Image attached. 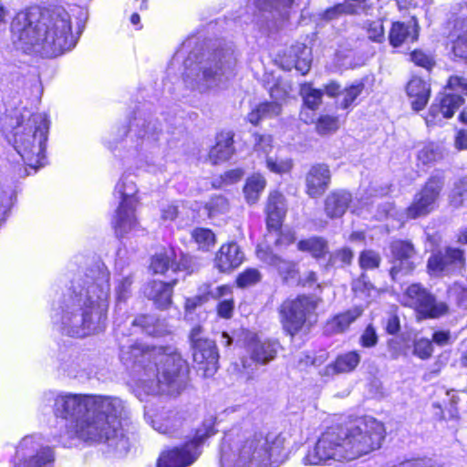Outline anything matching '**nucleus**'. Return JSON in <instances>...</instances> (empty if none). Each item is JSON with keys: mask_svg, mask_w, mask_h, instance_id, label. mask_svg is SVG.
I'll return each mask as SVG.
<instances>
[{"mask_svg": "<svg viewBox=\"0 0 467 467\" xmlns=\"http://www.w3.org/2000/svg\"><path fill=\"white\" fill-rule=\"evenodd\" d=\"M53 411L57 418L70 420L64 433L68 440L105 443L124 437L126 411L118 398L60 393L54 400Z\"/></svg>", "mask_w": 467, "mask_h": 467, "instance_id": "f257e3e1", "label": "nucleus"}, {"mask_svg": "<svg viewBox=\"0 0 467 467\" xmlns=\"http://www.w3.org/2000/svg\"><path fill=\"white\" fill-rule=\"evenodd\" d=\"M385 437L384 424L375 418L343 416L324 430L305 461L311 465L353 461L379 449Z\"/></svg>", "mask_w": 467, "mask_h": 467, "instance_id": "f03ea898", "label": "nucleus"}, {"mask_svg": "<svg viewBox=\"0 0 467 467\" xmlns=\"http://www.w3.org/2000/svg\"><path fill=\"white\" fill-rule=\"evenodd\" d=\"M10 31L22 47L55 57L76 45L68 13L59 7L31 5L16 13Z\"/></svg>", "mask_w": 467, "mask_h": 467, "instance_id": "7ed1b4c3", "label": "nucleus"}, {"mask_svg": "<svg viewBox=\"0 0 467 467\" xmlns=\"http://www.w3.org/2000/svg\"><path fill=\"white\" fill-rule=\"evenodd\" d=\"M167 346L135 342L120 351L121 362L130 369L137 388L146 394H156L179 384L189 376L186 359Z\"/></svg>", "mask_w": 467, "mask_h": 467, "instance_id": "20e7f679", "label": "nucleus"}, {"mask_svg": "<svg viewBox=\"0 0 467 467\" xmlns=\"http://www.w3.org/2000/svg\"><path fill=\"white\" fill-rule=\"evenodd\" d=\"M0 128L26 166L36 171L46 164V144L49 130L47 116L32 113L25 119L16 109L5 111L1 117Z\"/></svg>", "mask_w": 467, "mask_h": 467, "instance_id": "39448f33", "label": "nucleus"}, {"mask_svg": "<svg viewBox=\"0 0 467 467\" xmlns=\"http://www.w3.org/2000/svg\"><path fill=\"white\" fill-rule=\"evenodd\" d=\"M220 452L222 459L232 461V467H277L287 458L285 439L263 433H254L244 440L225 435Z\"/></svg>", "mask_w": 467, "mask_h": 467, "instance_id": "423d86ee", "label": "nucleus"}, {"mask_svg": "<svg viewBox=\"0 0 467 467\" xmlns=\"http://www.w3.org/2000/svg\"><path fill=\"white\" fill-rule=\"evenodd\" d=\"M90 273L92 281L85 282L84 297L81 293H77L75 289L71 291V306H78L77 312L65 310L62 317V321L65 325L73 327V319L80 315L79 327L83 331V336L87 334L86 330L91 328L94 317H97L98 322L104 321L107 318L109 310V274L98 271V275H95L92 269Z\"/></svg>", "mask_w": 467, "mask_h": 467, "instance_id": "0eeeda50", "label": "nucleus"}, {"mask_svg": "<svg viewBox=\"0 0 467 467\" xmlns=\"http://www.w3.org/2000/svg\"><path fill=\"white\" fill-rule=\"evenodd\" d=\"M322 299L312 294L298 293L285 298L277 307L283 334L294 340L307 335L317 321V308Z\"/></svg>", "mask_w": 467, "mask_h": 467, "instance_id": "6e6552de", "label": "nucleus"}, {"mask_svg": "<svg viewBox=\"0 0 467 467\" xmlns=\"http://www.w3.org/2000/svg\"><path fill=\"white\" fill-rule=\"evenodd\" d=\"M214 423L203 421L192 431L191 438L181 446L162 451L155 467H188L202 453V445L217 433Z\"/></svg>", "mask_w": 467, "mask_h": 467, "instance_id": "1a4fd4ad", "label": "nucleus"}, {"mask_svg": "<svg viewBox=\"0 0 467 467\" xmlns=\"http://www.w3.org/2000/svg\"><path fill=\"white\" fill-rule=\"evenodd\" d=\"M445 188V171L437 170L431 173L415 192L411 202L403 211L406 220L424 218L434 213Z\"/></svg>", "mask_w": 467, "mask_h": 467, "instance_id": "9d476101", "label": "nucleus"}, {"mask_svg": "<svg viewBox=\"0 0 467 467\" xmlns=\"http://www.w3.org/2000/svg\"><path fill=\"white\" fill-rule=\"evenodd\" d=\"M148 270L152 275L165 276L169 271L191 275L198 270V264L193 255L168 244L160 246L150 256Z\"/></svg>", "mask_w": 467, "mask_h": 467, "instance_id": "9b49d317", "label": "nucleus"}, {"mask_svg": "<svg viewBox=\"0 0 467 467\" xmlns=\"http://www.w3.org/2000/svg\"><path fill=\"white\" fill-rule=\"evenodd\" d=\"M402 306L414 311L417 321L440 318L449 312L447 304L438 302L421 283H411L406 287Z\"/></svg>", "mask_w": 467, "mask_h": 467, "instance_id": "f8f14e48", "label": "nucleus"}, {"mask_svg": "<svg viewBox=\"0 0 467 467\" xmlns=\"http://www.w3.org/2000/svg\"><path fill=\"white\" fill-rule=\"evenodd\" d=\"M202 327L195 325L189 333L192 359L197 372L203 378L213 377L219 368V352L214 340L202 337Z\"/></svg>", "mask_w": 467, "mask_h": 467, "instance_id": "ddd939ff", "label": "nucleus"}, {"mask_svg": "<svg viewBox=\"0 0 467 467\" xmlns=\"http://www.w3.org/2000/svg\"><path fill=\"white\" fill-rule=\"evenodd\" d=\"M465 251L459 246L446 245L434 250L426 262V273L431 277H443L466 267Z\"/></svg>", "mask_w": 467, "mask_h": 467, "instance_id": "4468645a", "label": "nucleus"}, {"mask_svg": "<svg viewBox=\"0 0 467 467\" xmlns=\"http://www.w3.org/2000/svg\"><path fill=\"white\" fill-rule=\"evenodd\" d=\"M389 275L393 282L400 277L412 275L417 263L414 261L418 251L410 239H394L389 243Z\"/></svg>", "mask_w": 467, "mask_h": 467, "instance_id": "2eb2a0df", "label": "nucleus"}, {"mask_svg": "<svg viewBox=\"0 0 467 467\" xmlns=\"http://www.w3.org/2000/svg\"><path fill=\"white\" fill-rule=\"evenodd\" d=\"M464 103L465 99L461 94L439 92L426 113L427 126L440 125L444 119H451Z\"/></svg>", "mask_w": 467, "mask_h": 467, "instance_id": "dca6fc26", "label": "nucleus"}, {"mask_svg": "<svg viewBox=\"0 0 467 467\" xmlns=\"http://www.w3.org/2000/svg\"><path fill=\"white\" fill-rule=\"evenodd\" d=\"M121 200L115 211L111 225L115 235L121 239L138 224L136 207L132 202L134 196L119 190Z\"/></svg>", "mask_w": 467, "mask_h": 467, "instance_id": "f3484780", "label": "nucleus"}, {"mask_svg": "<svg viewBox=\"0 0 467 467\" xmlns=\"http://www.w3.org/2000/svg\"><path fill=\"white\" fill-rule=\"evenodd\" d=\"M245 260L244 253L234 240L225 242L214 253L213 268L222 275H230L238 269Z\"/></svg>", "mask_w": 467, "mask_h": 467, "instance_id": "a211bd4d", "label": "nucleus"}, {"mask_svg": "<svg viewBox=\"0 0 467 467\" xmlns=\"http://www.w3.org/2000/svg\"><path fill=\"white\" fill-rule=\"evenodd\" d=\"M331 182L329 165L325 162L314 163L305 174V193L311 199L320 198L329 189Z\"/></svg>", "mask_w": 467, "mask_h": 467, "instance_id": "6ab92c4d", "label": "nucleus"}, {"mask_svg": "<svg viewBox=\"0 0 467 467\" xmlns=\"http://www.w3.org/2000/svg\"><path fill=\"white\" fill-rule=\"evenodd\" d=\"M288 212L286 198L277 189L267 193L264 213L266 230H279L284 225Z\"/></svg>", "mask_w": 467, "mask_h": 467, "instance_id": "aec40b11", "label": "nucleus"}, {"mask_svg": "<svg viewBox=\"0 0 467 467\" xmlns=\"http://www.w3.org/2000/svg\"><path fill=\"white\" fill-rule=\"evenodd\" d=\"M283 266L278 268V275L283 283H295L299 288H312L321 291L322 284L319 282L318 274L314 270H308L303 276H300V269L298 264L293 260L280 259Z\"/></svg>", "mask_w": 467, "mask_h": 467, "instance_id": "412c9836", "label": "nucleus"}, {"mask_svg": "<svg viewBox=\"0 0 467 467\" xmlns=\"http://www.w3.org/2000/svg\"><path fill=\"white\" fill-rule=\"evenodd\" d=\"M235 132L232 130H221L215 134L214 144L207 153V160L213 165L230 161L236 153Z\"/></svg>", "mask_w": 467, "mask_h": 467, "instance_id": "4be33fe9", "label": "nucleus"}, {"mask_svg": "<svg viewBox=\"0 0 467 467\" xmlns=\"http://www.w3.org/2000/svg\"><path fill=\"white\" fill-rule=\"evenodd\" d=\"M447 38L455 57L467 60V16H455L448 22Z\"/></svg>", "mask_w": 467, "mask_h": 467, "instance_id": "5701e85b", "label": "nucleus"}, {"mask_svg": "<svg viewBox=\"0 0 467 467\" xmlns=\"http://www.w3.org/2000/svg\"><path fill=\"white\" fill-rule=\"evenodd\" d=\"M353 202L350 191L337 188L330 191L323 200V211L330 220L339 219L345 215Z\"/></svg>", "mask_w": 467, "mask_h": 467, "instance_id": "b1692460", "label": "nucleus"}, {"mask_svg": "<svg viewBox=\"0 0 467 467\" xmlns=\"http://www.w3.org/2000/svg\"><path fill=\"white\" fill-rule=\"evenodd\" d=\"M410 20L411 26L401 21L391 23L388 39L392 47L398 48L407 42L415 43L419 40L420 27L418 18L416 16H412Z\"/></svg>", "mask_w": 467, "mask_h": 467, "instance_id": "393cba45", "label": "nucleus"}, {"mask_svg": "<svg viewBox=\"0 0 467 467\" xmlns=\"http://www.w3.org/2000/svg\"><path fill=\"white\" fill-rule=\"evenodd\" d=\"M363 313V306L357 305L351 308L335 314L326 321V333L327 335H337L347 332L350 326L355 323Z\"/></svg>", "mask_w": 467, "mask_h": 467, "instance_id": "a878e982", "label": "nucleus"}, {"mask_svg": "<svg viewBox=\"0 0 467 467\" xmlns=\"http://www.w3.org/2000/svg\"><path fill=\"white\" fill-rule=\"evenodd\" d=\"M431 86L422 78L412 76L406 85V94L411 99V109L414 111L422 110L431 98Z\"/></svg>", "mask_w": 467, "mask_h": 467, "instance_id": "bb28decb", "label": "nucleus"}, {"mask_svg": "<svg viewBox=\"0 0 467 467\" xmlns=\"http://www.w3.org/2000/svg\"><path fill=\"white\" fill-rule=\"evenodd\" d=\"M179 283L177 278L169 281H156L150 283V299L159 310H168L172 305L174 287Z\"/></svg>", "mask_w": 467, "mask_h": 467, "instance_id": "cd10ccee", "label": "nucleus"}, {"mask_svg": "<svg viewBox=\"0 0 467 467\" xmlns=\"http://www.w3.org/2000/svg\"><path fill=\"white\" fill-rule=\"evenodd\" d=\"M249 355L254 362L265 365L276 358L277 342L271 339L253 338L249 344Z\"/></svg>", "mask_w": 467, "mask_h": 467, "instance_id": "c85d7f7f", "label": "nucleus"}, {"mask_svg": "<svg viewBox=\"0 0 467 467\" xmlns=\"http://www.w3.org/2000/svg\"><path fill=\"white\" fill-rule=\"evenodd\" d=\"M296 249L309 254L316 261L324 260L329 254L328 241L320 235H311L296 242Z\"/></svg>", "mask_w": 467, "mask_h": 467, "instance_id": "c756f323", "label": "nucleus"}, {"mask_svg": "<svg viewBox=\"0 0 467 467\" xmlns=\"http://www.w3.org/2000/svg\"><path fill=\"white\" fill-rule=\"evenodd\" d=\"M266 185L267 181L260 172H254L246 177L242 189L245 202L250 206L258 203Z\"/></svg>", "mask_w": 467, "mask_h": 467, "instance_id": "7c9ffc66", "label": "nucleus"}, {"mask_svg": "<svg viewBox=\"0 0 467 467\" xmlns=\"http://www.w3.org/2000/svg\"><path fill=\"white\" fill-rule=\"evenodd\" d=\"M417 167H431L444 159V150L437 142L428 141L416 153Z\"/></svg>", "mask_w": 467, "mask_h": 467, "instance_id": "2f4dec72", "label": "nucleus"}, {"mask_svg": "<svg viewBox=\"0 0 467 467\" xmlns=\"http://www.w3.org/2000/svg\"><path fill=\"white\" fill-rule=\"evenodd\" d=\"M282 112V106L277 101H262L247 113L246 120L257 127L263 119L277 117Z\"/></svg>", "mask_w": 467, "mask_h": 467, "instance_id": "473e14b6", "label": "nucleus"}, {"mask_svg": "<svg viewBox=\"0 0 467 467\" xmlns=\"http://www.w3.org/2000/svg\"><path fill=\"white\" fill-rule=\"evenodd\" d=\"M360 363V355L357 350L348 351L337 355L327 366L334 374L350 373L354 371Z\"/></svg>", "mask_w": 467, "mask_h": 467, "instance_id": "72a5a7b5", "label": "nucleus"}, {"mask_svg": "<svg viewBox=\"0 0 467 467\" xmlns=\"http://www.w3.org/2000/svg\"><path fill=\"white\" fill-rule=\"evenodd\" d=\"M263 281V274L256 267H245L239 272L234 280V285L241 290L258 285Z\"/></svg>", "mask_w": 467, "mask_h": 467, "instance_id": "f704fd0d", "label": "nucleus"}, {"mask_svg": "<svg viewBox=\"0 0 467 467\" xmlns=\"http://www.w3.org/2000/svg\"><path fill=\"white\" fill-rule=\"evenodd\" d=\"M131 326L140 328L142 332L153 337L164 334L160 327L159 318L149 314H138L132 320Z\"/></svg>", "mask_w": 467, "mask_h": 467, "instance_id": "c9c22d12", "label": "nucleus"}, {"mask_svg": "<svg viewBox=\"0 0 467 467\" xmlns=\"http://www.w3.org/2000/svg\"><path fill=\"white\" fill-rule=\"evenodd\" d=\"M192 241L197 244L199 250L209 252L215 245L217 237L214 232L206 227H195L191 232Z\"/></svg>", "mask_w": 467, "mask_h": 467, "instance_id": "e433bc0d", "label": "nucleus"}, {"mask_svg": "<svg viewBox=\"0 0 467 467\" xmlns=\"http://www.w3.org/2000/svg\"><path fill=\"white\" fill-rule=\"evenodd\" d=\"M244 176L243 168H234L223 171V173L213 178L211 182L212 188L219 190L241 182Z\"/></svg>", "mask_w": 467, "mask_h": 467, "instance_id": "4c0bfd02", "label": "nucleus"}, {"mask_svg": "<svg viewBox=\"0 0 467 467\" xmlns=\"http://www.w3.org/2000/svg\"><path fill=\"white\" fill-rule=\"evenodd\" d=\"M54 461L53 451L48 448H42L36 454L23 458L14 467H42Z\"/></svg>", "mask_w": 467, "mask_h": 467, "instance_id": "58836bf2", "label": "nucleus"}, {"mask_svg": "<svg viewBox=\"0 0 467 467\" xmlns=\"http://www.w3.org/2000/svg\"><path fill=\"white\" fill-rule=\"evenodd\" d=\"M323 95V90L313 88L311 83H305L300 88L303 104L311 110H317L319 108L322 103Z\"/></svg>", "mask_w": 467, "mask_h": 467, "instance_id": "ea45409f", "label": "nucleus"}, {"mask_svg": "<svg viewBox=\"0 0 467 467\" xmlns=\"http://www.w3.org/2000/svg\"><path fill=\"white\" fill-rule=\"evenodd\" d=\"M328 254L329 257L326 264L327 268L349 266L354 258L353 251L348 246L336 249L332 254L329 253Z\"/></svg>", "mask_w": 467, "mask_h": 467, "instance_id": "a19ab883", "label": "nucleus"}, {"mask_svg": "<svg viewBox=\"0 0 467 467\" xmlns=\"http://www.w3.org/2000/svg\"><path fill=\"white\" fill-rule=\"evenodd\" d=\"M339 129V118L336 115L321 114L315 121V130L320 136L330 135Z\"/></svg>", "mask_w": 467, "mask_h": 467, "instance_id": "79ce46f5", "label": "nucleus"}, {"mask_svg": "<svg viewBox=\"0 0 467 467\" xmlns=\"http://www.w3.org/2000/svg\"><path fill=\"white\" fill-rule=\"evenodd\" d=\"M381 261L379 253L373 249H364L358 254V266L364 273L379 268Z\"/></svg>", "mask_w": 467, "mask_h": 467, "instance_id": "37998d69", "label": "nucleus"}, {"mask_svg": "<svg viewBox=\"0 0 467 467\" xmlns=\"http://www.w3.org/2000/svg\"><path fill=\"white\" fill-rule=\"evenodd\" d=\"M381 327L385 334L389 336L398 337L401 333L402 326L398 307L387 313L386 317L381 319Z\"/></svg>", "mask_w": 467, "mask_h": 467, "instance_id": "c03bdc74", "label": "nucleus"}, {"mask_svg": "<svg viewBox=\"0 0 467 467\" xmlns=\"http://www.w3.org/2000/svg\"><path fill=\"white\" fill-rule=\"evenodd\" d=\"M410 60L416 66L431 72L436 66L434 57L420 48H415L410 53Z\"/></svg>", "mask_w": 467, "mask_h": 467, "instance_id": "a18cd8bd", "label": "nucleus"}, {"mask_svg": "<svg viewBox=\"0 0 467 467\" xmlns=\"http://www.w3.org/2000/svg\"><path fill=\"white\" fill-rule=\"evenodd\" d=\"M363 27L371 42L380 44L385 40V29L381 20L367 21Z\"/></svg>", "mask_w": 467, "mask_h": 467, "instance_id": "49530a36", "label": "nucleus"}, {"mask_svg": "<svg viewBox=\"0 0 467 467\" xmlns=\"http://www.w3.org/2000/svg\"><path fill=\"white\" fill-rule=\"evenodd\" d=\"M268 233L276 234V238L274 244L276 247H288L296 242V234L292 228L283 229V226L279 230H267Z\"/></svg>", "mask_w": 467, "mask_h": 467, "instance_id": "de8ad7c7", "label": "nucleus"}, {"mask_svg": "<svg viewBox=\"0 0 467 467\" xmlns=\"http://www.w3.org/2000/svg\"><path fill=\"white\" fill-rule=\"evenodd\" d=\"M265 165L271 172L282 175L284 173H289L293 169L294 163L289 158L278 159L269 157L265 160Z\"/></svg>", "mask_w": 467, "mask_h": 467, "instance_id": "09e8293b", "label": "nucleus"}, {"mask_svg": "<svg viewBox=\"0 0 467 467\" xmlns=\"http://www.w3.org/2000/svg\"><path fill=\"white\" fill-rule=\"evenodd\" d=\"M365 85L359 81L346 87L343 90L344 98L341 101V108L344 109H348L362 93Z\"/></svg>", "mask_w": 467, "mask_h": 467, "instance_id": "8fccbe9b", "label": "nucleus"}, {"mask_svg": "<svg viewBox=\"0 0 467 467\" xmlns=\"http://www.w3.org/2000/svg\"><path fill=\"white\" fill-rule=\"evenodd\" d=\"M216 316L223 319H231L235 310V299L234 296L219 300L214 307Z\"/></svg>", "mask_w": 467, "mask_h": 467, "instance_id": "3c124183", "label": "nucleus"}, {"mask_svg": "<svg viewBox=\"0 0 467 467\" xmlns=\"http://www.w3.org/2000/svg\"><path fill=\"white\" fill-rule=\"evenodd\" d=\"M359 345L364 348H372L379 343V336L373 324H368L362 331L359 339Z\"/></svg>", "mask_w": 467, "mask_h": 467, "instance_id": "603ef678", "label": "nucleus"}, {"mask_svg": "<svg viewBox=\"0 0 467 467\" xmlns=\"http://www.w3.org/2000/svg\"><path fill=\"white\" fill-rule=\"evenodd\" d=\"M352 290L354 293H359L366 296L376 291V286L371 283L368 275L361 272L358 277L352 284Z\"/></svg>", "mask_w": 467, "mask_h": 467, "instance_id": "864d4df0", "label": "nucleus"}, {"mask_svg": "<svg viewBox=\"0 0 467 467\" xmlns=\"http://www.w3.org/2000/svg\"><path fill=\"white\" fill-rule=\"evenodd\" d=\"M348 15L366 13L373 7L372 0H345Z\"/></svg>", "mask_w": 467, "mask_h": 467, "instance_id": "5fc2aeb1", "label": "nucleus"}, {"mask_svg": "<svg viewBox=\"0 0 467 467\" xmlns=\"http://www.w3.org/2000/svg\"><path fill=\"white\" fill-rule=\"evenodd\" d=\"M413 353L420 359H428L432 356L433 345L428 338H420L415 341Z\"/></svg>", "mask_w": 467, "mask_h": 467, "instance_id": "6e6d98bb", "label": "nucleus"}, {"mask_svg": "<svg viewBox=\"0 0 467 467\" xmlns=\"http://www.w3.org/2000/svg\"><path fill=\"white\" fill-rule=\"evenodd\" d=\"M343 15H348V9L345 3H338L326 8L320 15V18L324 21H331L337 19Z\"/></svg>", "mask_w": 467, "mask_h": 467, "instance_id": "4d7b16f0", "label": "nucleus"}, {"mask_svg": "<svg viewBox=\"0 0 467 467\" xmlns=\"http://www.w3.org/2000/svg\"><path fill=\"white\" fill-rule=\"evenodd\" d=\"M300 48H301L300 56L296 54V57L294 60V66H295V68L298 72H300L301 75L304 76V75L307 74L311 68V59L308 57L307 54L306 56H304L306 49V46H303Z\"/></svg>", "mask_w": 467, "mask_h": 467, "instance_id": "13d9d810", "label": "nucleus"}, {"mask_svg": "<svg viewBox=\"0 0 467 467\" xmlns=\"http://www.w3.org/2000/svg\"><path fill=\"white\" fill-rule=\"evenodd\" d=\"M228 206V201L222 195L213 197L207 203L206 208L210 216L223 213Z\"/></svg>", "mask_w": 467, "mask_h": 467, "instance_id": "bf43d9fd", "label": "nucleus"}, {"mask_svg": "<svg viewBox=\"0 0 467 467\" xmlns=\"http://www.w3.org/2000/svg\"><path fill=\"white\" fill-rule=\"evenodd\" d=\"M444 88L450 90L461 89L467 96V78L458 75H451L447 78Z\"/></svg>", "mask_w": 467, "mask_h": 467, "instance_id": "052dcab7", "label": "nucleus"}, {"mask_svg": "<svg viewBox=\"0 0 467 467\" xmlns=\"http://www.w3.org/2000/svg\"><path fill=\"white\" fill-rule=\"evenodd\" d=\"M206 296L203 295H196L194 296L186 297L183 304V309L186 314H192L197 307L202 306L206 302Z\"/></svg>", "mask_w": 467, "mask_h": 467, "instance_id": "680f3d73", "label": "nucleus"}, {"mask_svg": "<svg viewBox=\"0 0 467 467\" xmlns=\"http://www.w3.org/2000/svg\"><path fill=\"white\" fill-rule=\"evenodd\" d=\"M392 467H439L431 459L417 458L401 462Z\"/></svg>", "mask_w": 467, "mask_h": 467, "instance_id": "e2e57ef3", "label": "nucleus"}, {"mask_svg": "<svg viewBox=\"0 0 467 467\" xmlns=\"http://www.w3.org/2000/svg\"><path fill=\"white\" fill-rule=\"evenodd\" d=\"M253 137L254 140V147L255 150L267 151L272 148L273 138L271 135L254 132Z\"/></svg>", "mask_w": 467, "mask_h": 467, "instance_id": "0e129e2a", "label": "nucleus"}, {"mask_svg": "<svg viewBox=\"0 0 467 467\" xmlns=\"http://www.w3.org/2000/svg\"><path fill=\"white\" fill-rule=\"evenodd\" d=\"M316 363L315 358L309 353H304L295 362L294 368L297 371H306L309 368L313 367Z\"/></svg>", "mask_w": 467, "mask_h": 467, "instance_id": "69168bd1", "label": "nucleus"}, {"mask_svg": "<svg viewBox=\"0 0 467 467\" xmlns=\"http://www.w3.org/2000/svg\"><path fill=\"white\" fill-rule=\"evenodd\" d=\"M179 215L178 205L168 203L161 209V219L164 222H173Z\"/></svg>", "mask_w": 467, "mask_h": 467, "instance_id": "338daca9", "label": "nucleus"}, {"mask_svg": "<svg viewBox=\"0 0 467 467\" xmlns=\"http://www.w3.org/2000/svg\"><path fill=\"white\" fill-rule=\"evenodd\" d=\"M231 296H234V288L230 284H223L216 286L212 295V298L218 301Z\"/></svg>", "mask_w": 467, "mask_h": 467, "instance_id": "774afa93", "label": "nucleus"}]
</instances>
